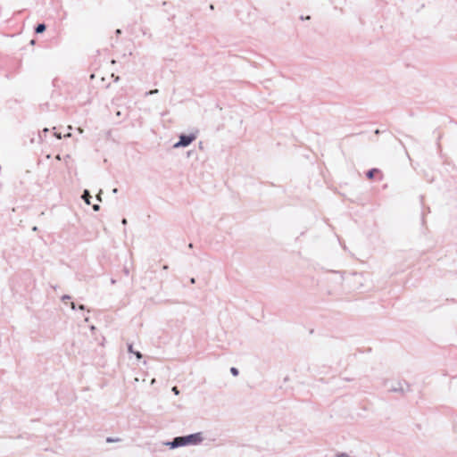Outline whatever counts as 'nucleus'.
Wrapping results in <instances>:
<instances>
[{"label":"nucleus","instance_id":"nucleus-14","mask_svg":"<svg viewBox=\"0 0 457 457\" xmlns=\"http://www.w3.org/2000/svg\"><path fill=\"white\" fill-rule=\"evenodd\" d=\"M77 130L80 134H82L84 132L83 129H81V128H78Z\"/></svg>","mask_w":457,"mask_h":457},{"label":"nucleus","instance_id":"nucleus-6","mask_svg":"<svg viewBox=\"0 0 457 457\" xmlns=\"http://www.w3.org/2000/svg\"><path fill=\"white\" fill-rule=\"evenodd\" d=\"M378 170L376 169H373V170H370L367 172V177L369 179H372L374 177V174L377 172Z\"/></svg>","mask_w":457,"mask_h":457},{"label":"nucleus","instance_id":"nucleus-7","mask_svg":"<svg viewBox=\"0 0 457 457\" xmlns=\"http://www.w3.org/2000/svg\"><path fill=\"white\" fill-rule=\"evenodd\" d=\"M230 372L235 377L238 375V370L235 367L230 368Z\"/></svg>","mask_w":457,"mask_h":457},{"label":"nucleus","instance_id":"nucleus-5","mask_svg":"<svg viewBox=\"0 0 457 457\" xmlns=\"http://www.w3.org/2000/svg\"><path fill=\"white\" fill-rule=\"evenodd\" d=\"M46 30V26L45 24H38L37 27H36V33H42Z\"/></svg>","mask_w":457,"mask_h":457},{"label":"nucleus","instance_id":"nucleus-10","mask_svg":"<svg viewBox=\"0 0 457 457\" xmlns=\"http://www.w3.org/2000/svg\"><path fill=\"white\" fill-rule=\"evenodd\" d=\"M158 93V89H153L146 93V95H155Z\"/></svg>","mask_w":457,"mask_h":457},{"label":"nucleus","instance_id":"nucleus-11","mask_svg":"<svg viewBox=\"0 0 457 457\" xmlns=\"http://www.w3.org/2000/svg\"><path fill=\"white\" fill-rule=\"evenodd\" d=\"M171 390L177 395L179 394V391L177 386H173Z\"/></svg>","mask_w":457,"mask_h":457},{"label":"nucleus","instance_id":"nucleus-19","mask_svg":"<svg viewBox=\"0 0 457 457\" xmlns=\"http://www.w3.org/2000/svg\"><path fill=\"white\" fill-rule=\"evenodd\" d=\"M55 159H56V160H58V161H60L62 158H61L60 154H57V155L55 156Z\"/></svg>","mask_w":457,"mask_h":457},{"label":"nucleus","instance_id":"nucleus-20","mask_svg":"<svg viewBox=\"0 0 457 457\" xmlns=\"http://www.w3.org/2000/svg\"><path fill=\"white\" fill-rule=\"evenodd\" d=\"M65 137H71V133H68L66 135H64Z\"/></svg>","mask_w":457,"mask_h":457},{"label":"nucleus","instance_id":"nucleus-1","mask_svg":"<svg viewBox=\"0 0 457 457\" xmlns=\"http://www.w3.org/2000/svg\"><path fill=\"white\" fill-rule=\"evenodd\" d=\"M204 441L203 434L198 432L184 436H177L172 441L167 442L164 445L171 449L186 446V445H197Z\"/></svg>","mask_w":457,"mask_h":457},{"label":"nucleus","instance_id":"nucleus-4","mask_svg":"<svg viewBox=\"0 0 457 457\" xmlns=\"http://www.w3.org/2000/svg\"><path fill=\"white\" fill-rule=\"evenodd\" d=\"M82 198L86 202L87 204H90L91 195H90L88 190H84L83 195H82Z\"/></svg>","mask_w":457,"mask_h":457},{"label":"nucleus","instance_id":"nucleus-21","mask_svg":"<svg viewBox=\"0 0 457 457\" xmlns=\"http://www.w3.org/2000/svg\"><path fill=\"white\" fill-rule=\"evenodd\" d=\"M55 137H56L57 138H61V137H62L61 134H57V133H55Z\"/></svg>","mask_w":457,"mask_h":457},{"label":"nucleus","instance_id":"nucleus-15","mask_svg":"<svg viewBox=\"0 0 457 457\" xmlns=\"http://www.w3.org/2000/svg\"><path fill=\"white\" fill-rule=\"evenodd\" d=\"M71 307L72 310H75L76 309V305L74 303H71Z\"/></svg>","mask_w":457,"mask_h":457},{"label":"nucleus","instance_id":"nucleus-12","mask_svg":"<svg viewBox=\"0 0 457 457\" xmlns=\"http://www.w3.org/2000/svg\"><path fill=\"white\" fill-rule=\"evenodd\" d=\"M69 299H71V296H70V295H63V296L62 297V300L63 302H64V301H66V300H69Z\"/></svg>","mask_w":457,"mask_h":457},{"label":"nucleus","instance_id":"nucleus-18","mask_svg":"<svg viewBox=\"0 0 457 457\" xmlns=\"http://www.w3.org/2000/svg\"><path fill=\"white\" fill-rule=\"evenodd\" d=\"M121 223H122L123 225H126V224H127V220H126V219H122Z\"/></svg>","mask_w":457,"mask_h":457},{"label":"nucleus","instance_id":"nucleus-9","mask_svg":"<svg viewBox=\"0 0 457 457\" xmlns=\"http://www.w3.org/2000/svg\"><path fill=\"white\" fill-rule=\"evenodd\" d=\"M392 391H403V387L400 386L399 387H392Z\"/></svg>","mask_w":457,"mask_h":457},{"label":"nucleus","instance_id":"nucleus-17","mask_svg":"<svg viewBox=\"0 0 457 457\" xmlns=\"http://www.w3.org/2000/svg\"><path fill=\"white\" fill-rule=\"evenodd\" d=\"M79 309L81 310V311H84L85 310V306L83 304H80L79 306Z\"/></svg>","mask_w":457,"mask_h":457},{"label":"nucleus","instance_id":"nucleus-24","mask_svg":"<svg viewBox=\"0 0 457 457\" xmlns=\"http://www.w3.org/2000/svg\"><path fill=\"white\" fill-rule=\"evenodd\" d=\"M195 282V278H191V283L194 284Z\"/></svg>","mask_w":457,"mask_h":457},{"label":"nucleus","instance_id":"nucleus-13","mask_svg":"<svg viewBox=\"0 0 457 457\" xmlns=\"http://www.w3.org/2000/svg\"><path fill=\"white\" fill-rule=\"evenodd\" d=\"M94 211H98L100 209V206L98 204L93 205Z\"/></svg>","mask_w":457,"mask_h":457},{"label":"nucleus","instance_id":"nucleus-16","mask_svg":"<svg viewBox=\"0 0 457 457\" xmlns=\"http://www.w3.org/2000/svg\"><path fill=\"white\" fill-rule=\"evenodd\" d=\"M101 192H102V190H100L99 194H98V195H97V196H96V198H97V200H98V201H101V200H102V199H101V196H100Z\"/></svg>","mask_w":457,"mask_h":457},{"label":"nucleus","instance_id":"nucleus-8","mask_svg":"<svg viewBox=\"0 0 457 457\" xmlns=\"http://www.w3.org/2000/svg\"><path fill=\"white\" fill-rule=\"evenodd\" d=\"M106 441H107L108 443H113V442H118V441H120V439H119V438H112V437H108V438L106 439Z\"/></svg>","mask_w":457,"mask_h":457},{"label":"nucleus","instance_id":"nucleus-25","mask_svg":"<svg viewBox=\"0 0 457 457\" xmlns=\"http://www.w3.org/2000/svg\"><path fill=\"white\" fill-rule=\"evenodd\" d=\"M68 129H69L70 130H72V127H71V126H68Z\"/></svg>","mask_w":457,"mask_h":457},{"label":"nucleus","instance_id":"nucleus-22","mask_svg":"<svg viewBox=\"0 0 457 457\" xmlns=\"http://www.w3.org/2000/svg\"><path fill=\"white\" fill-rule=\"evenodd\" d=\"M112 192H113L114 194H116V193L118 192V189H117V188H114V189L112 190Z\"/></svg>","mask_w":457,"mask_h":457},{"label":"nucleus","instance_id":"nucleus-27","mask_svg":"<svg viewBox=\"0 0 457 457\" xmlns=\"http://www.w3.org/2000/svg\"><path fill=\"white\" fill-rule=\"evenodd\" d=\"M85 321H88V317H85Z\"/></svg>","mask_w":457,"mask_h":457},{"label":"nucleus","instance_id":"nucleus-26","mask_svg":"<svg viewBox=\"0 0 457 457\" xmlns=\"http://www.w3.org/2000/svg\"><path fill=\"white\" fill-rule=\"evenodd\" d=\"M43 131H44L45 133H46V132L48 131V129H45Z\"/></svg>","mask_w":457,"mask_h":457},{"label":"nucleus","instance_id":"nucleus-23","mask_svg":"<svg viewBox=\"0 0 457 457\" xmlns=\"http://www.w3.org/2000/svg\"><path fill=\"white\" fill-rule=\"evenodd\" d=\"M116 33H117V34H120V29H117V30H116Z\"/></svg>","mask_w":457,"mask_h":457},{"label":"nucleus","instance_id":"nucleus-3","mask_svg":"<svg viewBox=\"0 0 457 457\" xmlns=\"http://www.w3.org/2000/svg\"><path fill=\"white\" fill-rule=\"evenodd\" d=\"M128 351H129V353H133L137 360H140L143 357V355L140 352L134 351L132 345H128Z\"/></svg>","mask_w":457,"mask_h":457},{"label":"nucleus","instance_id":"nucleus-2","mask_svg":"<svg viewBox=\"0 0 457 457\" xmlns=\"http://www.w3.org/2000/svg\"><path fill=\"white\" fill-rule=\"evenodd\" d=\"M196 137L195 135H181L179 140L174 145V148L186 147L189 145Z\"/></svg>","mask_w":457,"mask_h":457}]
</instances>
